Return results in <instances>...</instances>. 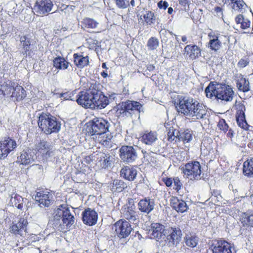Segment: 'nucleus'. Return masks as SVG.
<instances>
[{"label": "nucleus", "mask_w": 253, "mask_h": 253, "mask_svg": "<svg viewBox=\"0 0 253 253\" xmlns=\"http://www.w3.org/2000/svg\"><path fill=\"white\" fill-rule=\"evenodd\" d=\"M23 198L20 195L16 194L11 195L10 204L13 207H17L18 209H22L23 208Z\"/></svg>", "instance_id": "obj_40"}, {"label": "nucleus", "mask_w": 253, "mask_h": 253, "mask_svg": "<svg viewBox=\"0 0 253 253\" xmlns=\"http://www.w3.org/2000/svg\"><path fill=\"white\" fill-rule=\"evenodd\" d=\"M237 87L240 91L244 92L249 91L250 90L249 80L240 75L237 80Z\"/></svg>", "instance_id": "obj_36"}, {"label": "nucleus", "mask_w": 253, "mask_h": 253, "mask_svg": "<svg viewBox=\"0 0 253 253\" xmlns=\"http://www.w3.org/2000/svg\"><path fill=\"white\" fill-rule=\"evenodd\" d=\"M97 155L98 163L102 168L105 169L110 166V155L109 153L99 152Z\"/></svg>", "instance_id": "obj_34"}, {"label": "nucleus", "mask_w": 253, "mask_h": 253, "mask_svg": "<svg viewBox=\"0 0 253 253\" xmlns=\"http://www.w3.org/2000/svg\"><path fill=\"white\" fill-rule=\"evenodd\" d=\"M0 91L3 96L10 97L14 101L21 100L26 96V91L22 86L10 81L0 86Z\"/></svg>", "instance_id": "obj_2"}, {"label": "nucleus", "mask_w": 253, "mask_h": 253, "mask_svg": "<svg viewBox=\"0 0 253 253\" xmlns=\"http://www.w3.org/2000/svg\"><path fill=\"white\" fill-rule=\"evenodd\" d=\"M112 136L110 134L106 133V132H104L101 133V134L95 136V139L97 141L106 148L112 147Z\"/></svg>", "instance_id": "obj_31"}, {"label": "nucleus", "mask_w": 253, "mask_h": 253, "mask_svg": "<svg viewBox=\"0 0 253 253\" xmlns=\"http://www.w3.org/2000/svg\"><path fill=\"white\" fill-rule=\"evenodd\" d=\"M142 105L137 101L127 100L118 105L117 113L122 117H131L135 112H140Z\"/></svg>", "instance_id": "obj_5"}, {"label": "nucleus", "mask_w": 253, "mask_h": 253, "mask_svg": "<svg viewBox=\"0 0 253 253\" xmlns=\"http://www.w3.org/2000/svg\"><path fill=\"white\" fill-rule=\"evenodd\" d=\"M38 126L46 134L57 132L60 129L61 125L56 118L49 114H42L39 117Z\"/></svg>", "instance_id": "obj_3"}, {"label": "nucleus", "mask_w": 253, "mask_h": 253, "mask_svg": "<svg viewBox=\"0 0 253 253\" xmlns=\"http://www.w3.org/2000/svg\"><path fill=\"white\" fill-rule=\"evenodd\" d=\"M126 187V185L124 181L118 179H116L113 181L112 189L115 191L120 192L122 191Z\"/></svg>", "instance_id": "obj_44"}, {"label": "nucleus", "mask_w": 253, "mask_h": 253, "mask_svg": "<svg viewBox=\"0 0 253 253\" xmlns=\"http://www.w3.org/2000/svg\"><path fill=\"white\" fill-rule=\"evenodd\" d=\"M74 62L75 65L80 69L87 66L89 64V57L82 54L75 53L73 55Z\"/></svg>", "instance_id": "obj_33"}, {"label": "nucleus", "mask_w": 253, "mask_h": 253, "mask_svg": "<svg viewBox=\"0 0 253 253\" xmlns=\"http://www.w3.org/2000/svg\"><path fill=\"white\" fill-rule=\"evenodd\" d=\"M173 178H166L163 179V181L167 187H170L173 183Z\"/></svg>", "instance_id": "obj_56"}, {"label": "nucleus", "mask_w": 253, "mask_h": 253, "mask_svg": "<svg viewBox=\"0 0 253 253\" xmlns=\"http://www.w3.org/2000/svg\"><path fill=\"white\" fill-rule=\"evenodd\" d=\"M36 150L41 155L44 161L53 157L56 151L52 144L43 140L37 143L35 145Z\"/></svg>", "instance_id": "obj_7"}, {"label": "nucleus", "mask_w": 253, "mask_h": 253, "mask_svg": "<svg viewBox=\"0 0 253 253\" xmlns=\"http://www.w3.org/2000/svg\"><path fill=\"white\" fill-rule=\"evenodd\" d=\"M97 218V213L90 208L85 209L82 213L83 221L86 225L91 226L95 224Z\"/></svg>", "instance_id": "obj_18"}, {"label": "nucleus", "mask_w": 253, "mask_h": 253, "mask_svg": "<svg viewBox=\"0 0 253 253\" xmlns=\"http://www.w3.org/2000/svg\"><path fill=\"white\" fill-rule=\"evenodd\" d=\"M155 206V203L153 199L150 198H145L140 200L138 204V209L143 212L149 213L151 212Z\"/></svg>", "instance_id": "obj_20"}, {"label": "nucleus", "mask_w": 253, "mask_h": 253, "mask_svg": "<svg viewBox=\"0 0 253 253\" xmlns=\"http://www.w3.org/2000/svg\"><path fill=\"white\" fill-rule=\"evenodd\" d=\"M137 175L136 169L133 167L128 166L122 168L121 170V175L125 179L129 181L133 180Z\"/></svg>", "instance_id": "obj_29"}, {"label": "nucleus", "mask_w": 253, "mask_h": 253, "mask_svg": "<svg viewBox=\"0 0 253 253\" xmlns=\"http://www.w3.org/2000/svg\"><path fill=\"white\" fill-rule=\"evenodd\" d=\"M245 19L242 15L239 14L236 17L235 21L237 24H240L241 25Z\"/></svg>", "instance_id": "obj_58"}, {"label": "nucleus", "mask_w": 253, "mask_h": 253, "mask_svg": "<svg viewBox=\"0 0 253 253\" xmlns=\"http://www.w3.org/2000/svg\"><path fill=\"white\" fill-rule=\"evenodd\" d=\"M61 97L63 98L65 100H72L71 93L69 92H65L61 94Z\"/></svg>", "instance_id": "obj_59"}, {"label": "nucleus", "mask_w": 253, "mask_h": 253, "mask_svg": "<svg viewBox=\"0 0 253 253\" xmlns=\"http://www.w3.org/2000/svg\"><path fill=\"white\" fill-rule=\"evenodd\" d=\"M173 183H174L173 189L178 191L181 188L182 185V182L178 177H174L173 178Z\"/></svg>", "instance_id": "obj_53"}, {"label": "nucleus", "mask_w": 253, "mask_h": 253, "mask_svg": "<svg viewBox=\"0 0 253 253\" xmlns=\"http://www.w3.org/2000/svg\"><path fill=\"white\" fill-rule=\"evenodd\" d=\"M109 123L102 118H95L87 124L86 131L90 135L96 136L108 131Z\"/></svg>", "instance_id": "obj_4"}, {"label": "nucleus", "mask_w": 253, "mask_h": 253, "mask_svg": "<svg viewBox=\"0 0 253 253\" xmlns=\"http://www.w3.org/2000/svg\"><path fill=\"white\" fill-rule=\"evenodd\" d=\"M116 93H112L111 94L109 95V100L113 101L114 100L116 97Z\"/></svg>", "instance_id": "obj_63"}, {"label": "nucleus", "mask_w": 253, "mask_h": 253, "mask_svg": "<svg viewBox=\"0 0 253 253\" xmlns=\"http://www.w3.org/2000/svg\"><path fill=\"white\" fill-rule=\"evenodd\" d=\"M208 36L210 39L209 47L215 51L219 50L221 47V42L219 39V34L213 32L209 33Z\"/></svg>", "instance_id": "obj_25"}, {"label": "nucleus", "mask_w": 253, "mask_h": 253, "mask_svg": "<svg viewBox=\"0 0 253 253\" xmlns=\"http://www.w3.org/2000/svg\"><path fill=\"white\" fill-rule=\"evenodd\" d=\"M28 224L27 220L24 218H20L17 223L13 222L10 226V232L14 234L22 235V231L26 230V226Z\"/></svg>", "instance_id": "obj_21"}, {"label": "nucleus", "mask_w": 253, "mask_h": 253, "mask_svg": "<svg viewBox=\"0 0 253 253\" xmlns=\"http://www.w3.org/2000/svg\"><path fill=\"white\" fill-rule=\"evenodd\" d=\"M249 63V60L248 58L241 59L237 64L238 67L243 68L247 66Z\"/></svg>", "instance_id": "obj_54"}, {"label": "nucleus", "mask_w": 253, "mask_h": 253, "mask_svg": "<svg viewBox=\"0 0 253 253\" xmlns=\"http://www.w3.org/2000/svg\"><path fill=\"white\" fill-rule=\"evenodd\" d=\"M169 33V32L168 31H167L166 30H161L160 32V36H161V38L162 39H163V36H165L166 35L168 34Z\"/></svg>", "instance_id": "obj_62"}, {"label": "nucleus", "mask_w": 253, "mask_h": 253, "mask_svg": "<svg viewBox=\"0 0 253 253\" xmlns=\"http://www.w3.org/2000/svg\"><path fill=\"white\" fill-rule=\"evenodd\" d=\"M16 147V142L8 137L0 141V159L6 157Z\"/></svg>", "instance_id": "obj_15"}, {"label": "nucleus", "mask_w": 253, "mask_h": 253, "mask_svg": "<svg viewBox=\"0 0 253 253\" xmlns=\"http://www.w3.org/2000/svg\"><path fill=\"white\" fill-rule=\"evenodd\" d=\"M165 226L159 223H153L151 225V228L148 230V234L151 239H154L159 241L164 239L165 237Z\"/></svg>", "instance_id": "obj_14"}, {"label": "nucleus", "mask_w": 253, "mask_h": 253, "mask_svg": "<svg viewBox=\"0 0 253 253\" xmlns=\"http://www.w3.org/2000/svg\"><path fill=\"white\" fill-rule=\"evenodd\" d=\"M180 134L178 130L173 128H169L168 133V140L170 142H176L177 140H180Z\"/></svg>", "instance_id": "obj_43"}, {"label": "nucleus", "mask_w": 253, "mask_h": 253, "mask_svg": "<svg viewBox=\"0 0 253 253\" xmlns=\"http://www.w3.org/2000/svg\"><path fill=\"white\" fill-rule=\"evenodd\" d=\"M158 137L157 132L146 131L141 136V141L146 145H152L158 140Z\"/></svg>", "instance_id": "obj_23"}, {"label": "nucleus", "mask_w": 253, "mask_h": 253, "mask_svg": "<svg viewBox=\"0 0 253 253\" xmlns=\"http://www.w3.org/2000/svg\"><path fill=\"white\" fill-rule=\"evenodd\" d=\"M159 46L158 40L155 38L152 37L149 39L147 42V46L150 50H154Z\"/></svg>", "instance_id": "obj_49"}, {"label": "nucleus", "mask_w": 253, "mask_h": 253, "mask_svg": "<svg viewBox=\"0 0 253 253\" xmlns=\"http://www.w3.org/2000/svg\"><path fill=\"white\" fill-rule=\"evenodd\" d=\"M62 226L59 230L68 229L74 222V217L70 212V210L67 208L61 220Z\"/></svg>", "instance_id": "obj_24"}, {"label": "nucleus", "mask_w": 253, "mask_h": 253, "mask_svg": "<svg viewBox=\"0 0 253 253\" xmlns=\"http://www.w3.org/2000/svg\"><path fill=\"white\" fill-rule=\"evenodd\" d=\"M70 63L64 57L57 56L53 60V66L56 69L60 70L67 69Z\"/></svg>", "instance_id": "obj_35"}, {"label": "nucleus", "mask_w": 253, "mask_h": 253, "mask_svg": "<svg viewBox=\"0 0 253 253\" xmlns=\"http://www.w3.org/2000/svg\"><path fill=\"white\" fill-rule=\"evenodd\" d=\"M158 6L160 8H164L166 9L169 6L168 3L166 1L161 0L158 3Z\"/></svg>", "instance_id": "obj_57"}, {"label": "nucleus", "mask_w": 253, "mask_h": 253, "mask_svg": "<svg viewBox=\"0 0 253 253\" xmlns=\"http://www.w3.org/2000/svg\"><path fill=\"white\" fill-rule=\"evenodd\" d=\"M212 246V253H232L231 245L224 240L218 241Z\"/></svg>", "instance_id": "obj_19"}, {"label": "nucleus", "mask_w": 253, "mask_h": 253, "mask_svg": "<svg viewBox=\"0 0 253 253\" xmlns=\"http://www.w3.org/2000/svg\"><path fill=\"white\" fill-rule=\"evenodd\" d=\"M205 92L208 98L214 97L225 102L231 101L235 95V92L231 86L225 84H214L210 83L206 88Z\"/></svg>", "instance_id": "obj_1"}, {"label": "nucleus", "mask_w": 253, "mask_h": 253, "mask_svg": "<svg viewBox=\"0 0 253 253\" xmlns=\"http://www.w3.org/2000/svg\"><path fill=\"white\" fill-rule=\"evenodd\" d=\"M234 132L233 130L230 129L228 131V132L227 133V136L230 138H232L234 136Z\"/></svg>", "instance_id": "obj_61"}, {"label": "nucleus", "mask_w": 253, "mask_h": 253, "mask_svg": "<svg viewBox=\"0 0 253 253\" xmlns=\"http://www.w3.org/2000/svg\"><path fill=\"white\" fill-rule=\"evenodd\" d=\"M180 138L185 143L190 142L192 139L191 131L188 129L186 130L180 135Z\"/></svg>", "instance_id": "obj_48"}, {"label": "nucleus", "mask_w": 253, "mask_h": 253, "mask_svg": "<svg viewBox=\"0 0 253 253\" xmlns=\"http://www.w3.org/2000/svg\"><path fill=\"white\" fill-rule=\"evenodd\" d=\"M120 157L124 162L131 163L137 158V153L132 146H123L120 149Z\"/></svg>", "instance_id": "obj_12"}, {"label": "nucleus", "mask_w": 253, "mask_h": 253, "mask_svg": "<svg viewBox=\"0 0 253 253\" xmlns=\"http://www.w3.org/2000/svg\"><path fill=\"white\" fill-rule=\"evenodd\" d=\"M19 40L22 47L21 53L23 55H27V53L30 48V39L28 36L25 35L21 36Z\"/></svg>", "instance_id": "obj_38"}, {"label": "nucleus", "mask_w": 253, "mask_h": 253, "mask_svg": "<svg viewBox=\"0 0 253 253\" xmlns=\"http://www.w3.org/2000/svg\"><path fill=\"white\" fill-rule=\"evenodd\" d=\"M186 245L190 248H194L198 244V238L192 235H186L184 237Z\"/></svg>", "instance_id": "obj_41"}, {"label": "nucleus", "mask_w": 253, "mask_h": 253, "mask_svg": "<svg viewBox=\"0 0 253 253\" xmlns=\"http://www.w3.org/2000/svg\"><path fill=\"white\" fill-rule=\"evenodd\" d=\"M170 205L173 209L177 212L183 213L186 211L188 209L185 202L179 200L176 197H172L171 199Z\"/></svg>", "instance_id": "obj_28"}, {"label": "nucleus", "mask_w": 253, "mask_h": 253, "mask_svg": "<svg viewBox=\"0 0 253 253\" xmlns=\"http://www.w3.org/2000/svg\"><path fill=\"white\" fill-rule=\"evenodd\" d=\"M217 126L218 128L224 132H226L228 129V126L224 119L220 120Z\"/></svg>", "instance_id": "obj_52"}, {"label": "nucleus", "mask_w": 253, "mask_h": 253, "mask_svg": "<svg viewBox=\"0 0 253 253\" xmlns=\"http://www.w3.org/2000/svg\"><path fill=\"white\" fill-rule=\"evenodd\" d=\"M236 121L239 126L244 129H247L248 127V125L245 119V115L236 116Z\"/></svg>", "instance_id": "obj_47"}, {"label": "nucleus", "mask_w": 253, "mask_h": 253, "mask_svg": "<svg viewBox=\"0 0 253 253\" xmlns=\"http://www.w3.org/2000/svg\"><path fill=\"white\" fill-rule=\"evenodd\" d=\"M94 102V108L101 109L106 107L109 103V100L108 97L97 90V97H95Z\"/></svg>", "instance_id": "obj_26"}, {"label": "nucleus", "mask_w": 253, "mask_h": 253, "mask_svg": "<svg viewBox=\"0 0 253 253\" xmlns=\"http://www.w3.org/2000/svg\"><path fill=\"white\" fill-rule=\"evenodd\" d=\"M184 54L190 59L194 60L201 55V49L197 45L189 44L184 49Z\"/></svg>", "instance_id": "obj_22"}, {"label": "nucleus", "mask_w": 253, "mask_h": 253, "mask_svg": "<svg viewBox=\"0 0 253 253\" xmlns=\"http://www.w3.org/2000/svg\"><path fill=\"white\" fill-rule=\"evenodd\" d=\"M195 101L196 100L192 98L183 96L179 97L178 98V103L177 104V105H178V111L188 117Z\"/></svg>", "instance_id": "obj_9"}, {"label": "nucleus", "mask_w": 253, "mask_h": 253, "mask_svg": "<svg viewBox=\"0 0 253 253\" xmlns=\"http://www.w3.org/2000/svg\"><path fill=\"white\" fill-rule=\"evenodd\" d=\"M241 222L244 226L253 227V213L250 215L245 214L242 218Z\"/></svg>", "instance_id": "obj_46"}, {"label": "nucleus", "mask_w": 253, "mask_h": 253, "mask_svg": "<svg viewBox=\"0 0 253 253\" xmlns=\"http://www.w3.org/2000/svg\"><path fill=\"white\" fill-rule=\"evenodd\" d=\"M194 102L195 103L188 117L192 118L194 120L205 119L207 115L206 106L200 103L197 100Z\"/></svg>", "instance_id": "obj_13"}, {"label": "nucleus", "mask_w": 253, "mask_h": 253, "mask_svg": "<svg viewBox=\"0 0 253 253\" xmlns=\"http://www.w3.org/2000/svg\"><path fill=\"white\" fill-rule=\"evenodd\" d=\"M189 2L190 0H179V4L183 6L188 5Z\"/></svg>", "instance_id": "obj_60"}, {"label": "nucleus", "mask_w": 253, "mask_h": 253, "mask_svg": "<svg viewBox=\"0 0 253 253\" xmlns=\"http://www.w3.org/2000/svg\"><path fill=\"white\" fill-rule=\"evenodd\" d=\"M81 23L82 27L90 29L96 28L99 24L97 21L89 18H84Z\"/></svg>", "instance_id": "obj_42"}, {"label": "nucleus", "mask_w": 253, "mask_h": 253, "mask_svg": "<svg viewBox=\"0 0 253 253\" xmlns=\"http://www.w3.org/2000/svg\"><path fill=\"white\" fill-rule=\"evenodd\" d=\"M243 172L245 175L253 176V158L245 161L243 165Z\"/></svg>", "instance_id": "obj_39"}, {"label": "nucleus", "mask_w": 253, "mask_h": 253, "mask_svg": "<svg viewBox=\"0 0 253 253\" xmlns=\"http://www.w3.org/2000/svg\"><path fill=\"white\" fill-rule=\"evenodd\" d=\"M143 18L147 25H151L155 23L156 18L154 13L151 11H146V13L143 15Z\"/></svg>", "instance_id": "obj_45"}, {"label": "nucleus", "mask_w": 253, "mask_h": 253, "mask_svg": "<svg viewBox=\"0 0 253 253\" xmlns=\"http://www.w3.org/2000/svg\"><path fill=\"white\" fill-rule=\"evenodd\" d=\"M251 25V22L250 20H249L247 19H245L243 22L242 23V24L241 25V27L243 29H245L249 27H250Z\"/></svg>", "instance_id": "obj_55"}, {"label": "nucleus", "mask_w": 253, "mask_h": 253, "mask_svg": "<svg viewBox=\"0 0 253 253\" xmlns=\"http://www.w3.org/2000/svg\"><path fill=\"white\" fill-rule=\"evenodd\" d=\"M115 231L120 238H125L128 236L132 231L130 223L125 220H120L114 225Z\"/></svg>", "instance_id": "obj_11"}, {"label": "nucleus", "mask_w": 253, "mask_h": 253, "mask_svg": "<svg viewBox=\"0 0 253 253\" xmlns=\"http://www.w3.org/2000/svg\"><path fill=\"white\" fill-rule=\"evenodd\" d=\"M122 216L130 222L138 221V215L135 211V207L133 203L129 201L121 210Z\"/></svg>", "instance_id": "obj_10"}, {"label": "nucleus", "mask_w": 253, "mask_h": 253, "mask_svg": "<svg viewBox=\"0 0 253 253\" xmlns=\"http://www.w3.org/2000/svg\"><path fill=\"white\" fill-rule=\"evenodd\" d=\"M67 208L66 206L61 205L55 211L53 216V224L55 227H58V225L62 226L61 220Z\"/></svg>", "instance_id": "obj_32"}, {"label": "nucleus", "mask_w": 253, "mask_h": 253, "mask_svg": "<svg viewBox=\"0 0 253 253\" xmlns=\"http://www.w3.org/2000/svg\"><path fill=\"white\" fill-rule=\"evenodd\" d=\"M225 4L230 5L233 9L243 13L247 5L243 0H222Z\"/></svg>", "instance_id": "obj_27"}, {"label": "nucleus", "mask_w": 253, "mask_h": 253, "mask_svg": "<svg viewBox=\"0 0 253 253\" xmlns=\"http://www.w3.org/2000/svg\"><path fill=\"white\" fill-rule=\"evenodd\" d=\"M184 175L191 180H197L201 179V168L199 162L194 161L187 163L183 168Z\"/></svg>", "instance_id": "obj_8"}, {"label": "nucleus", "mask_w": 253, "mask_h": 253, "mask_svg": "<svg viewBox=\"0 0 253 253\" xmlns=\"http://www.w3.org/2000/svg\"><path fill=\"white\" fill-rule=\"evenodd\" d=\"M97 97V90L89 88L86 91H82L77 99V103L86 108H94V101Z\"/></svg>", "instance_id": "obj_6"}, {"label": "nucleus", "mask_w": 253, "mask_h": 253, "mask_svg": "<svg viewBox=\"0 0 253 253\" xmlns=\"http://www.w3.org/2000/svg\"><path fill=\"white\" fill-rule=\"evenodd\" d=\"M236 107L237 109V114L236 116H240V115H245V106L242 103H238L236 105Z\"/></svg>", "instance_id": "obj_51"}, {"label": "nucleus", "mask_w": 253, "mask_h": 253, "mask_svg": "<svg viewBox=\"0 0 253 253\" xmlns=\"http://www.w3.org/2000/svg\"><path fill=\"white\" fill-rule=\"evenodd\" d=\"M35 199L41 207H48L52 201V195L48 192L40 191L37 192Z\"/></svg>", "instance_id": "obj_17"}, {"label": "nucleus", "mask_w": 253, "mask_h": 253, "mask_svg": "<svg viewBox=\"0 0 253 253\" xmlns=\"http://www.w3.org/2000/svg\"><path fill=\"white\" fill-rule=\"evenodd\" d=\"M116 6L121 9H125L129 5V0H113Z\"/></svg>", "instance_id": "obj_50"}, {"label": "nucleus", "mask_w": 253, "mask_h": 253, "mask_svg": "<svg viewBox=\"0 0 253 253\" xmlns=\"http://www.w3.org/2000/svg\"><path fill=\"white\" fill-rule=\"evenodd\" d=\"M31 238L33 241H36L39 240L40 237L36 235H32Z\"/></svg>", "instance_id": "obj_64"}, {"label": "nucleus", "mask_w": 253, "mask_h": 253, "mask_svg": "<svg viewBox=\"0 0 253 253\" xmlns=\"http://www.w3.org/2000/svg\"><path fill=\"white\" fill-rule=\"evenodd\" d=\"M35 157L31 150L23 151L21 155L18 157L17 161L22 165H28L34 162Z\"/></svg>", "instance_id": "obj_30"}, {"label": "nucleus", "mask_w": 253, "mask_h": 253, "mask_svg": "<svg viewBox=\"0 0 253 253\" xmlns=\"http://www.w3.org/2000/svg\"><path fill=\"white\" fill-rule=\"evenodd\" d=\"M181 231L178 228H171L170 234L168 236V239L169 240L173 245H177L181 238Z\"/></svg>", "instance_id": "obj_37"}, {"label": "nucleus", "mask_w": 253, "mask_h": 253, "mask_svg": "<svg viewBox=\"0 0 253 253\" xmlns=\"http://www.w3.org/2000/svg\"><path fill=\"white\" fill-rule=\"evenodd\" d=\"M53 5L51 0H37L34 10L37 15L45 14L51 10Z\"/></svg>", "instance_id": "obj_16"}]
</instances>
